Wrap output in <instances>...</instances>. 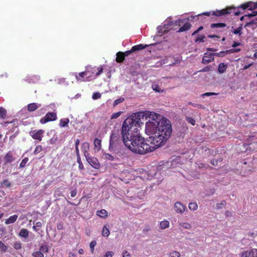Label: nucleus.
Listing matches in <instances>:
<instances>
[{
	"mask_svg": "<svg viewBox=\"0 0 257 257\" xmlns=\"http://www.w3.org/2000/svg\"><path fill=\"white\" fill-rule=\"evenodd\" d=\"M241 50L239 48H232L230 50H226L227 53L228 54L233 53L235 52H238Z\"/></svg>",
	"mask_w": 257,
	"mask_h": 257,
	"instance_id": "obj_47",
	"label": "nucleus"
},
{
	"mask_svg": "<svg viewBox=\"0 0 257 257\" xmlns=\"http://www.w3.org/2000/svg\"><path fill=\"white\" fill-rule=\"evenodd\" d=\"M8 247L2 241H0V249L3 252H6Z\"/></svg>",
	"mask_w": 257,
	"mask_h": 257,
	"instance_id": "obj_41",
	"label": "nucleus"
},
{
	"mask_svg": "<svg viewBox=\"0 0 257 257\" xmlns=\"http://www.w3.org/2000/svg\"><path fill=\"white\" fill-rule=\"evenodd\" d=\"M17 218L18 215L16 214L11 216L9 218L6 220L5 223L6 224L13 223L17 220Z\"/></svg>",
	"mask_w": 257,
	"mask_h": 257,
	"instance_id": "obj_24",
	"label": "nucleus"
},
{
	"mask_svg": "<svg viewBox=\"0 0 257 257\" xmlns=\"http://www.w3.org/2000/svg\"><path fill=\"white\" fill-rule=\"evenodd\" d=\"M250 3L249 2H246V3H245L239 6H238L237 8H235V11H239L240 12V13H241V12L238 10V9L239 8H241L242 9V10H246V9H249V7H250ZM234 8V7H233ZM240 14H239L240 15Z\"/></svg>",
	"mask_w": 257,
	"mask_h": 257,
	"instance_id": "obj_25",
	"label": "nucleus"
},
{
	"mask_svg": "<svg viewBox=\"0 0 257 257\" xmlns=\"http://www.w3.org/2000/svg\"><path fill=\"white\" fill-rule=\"evenodd\" d=\"M170 223L168 220H163L160 222V228L164 229L169 227Z\"/></svg>",
	"mask_w": 257,
	"mask_h": 257,
	"instance_id": "obj_30",
	"label": "nucleus"
},
{
	"mask_svg": "<svg viewBox=\"0 0 257 257\" xmlns=\"http://www.w3.org/2000/svg\"><path fill=\"white\" fill-rule=\"evenodd\" d=\"M233 14L234 16H239L240 12L239 11H235V8L233 6L227 7L225 9H222L221 10H216L211 12H205L202 14L198 15V16L201 15H205L207 16H210V15L214 16L217 17H221L223 16H226L230 14Z\"/></svg>",
	"mask_w": 257,
	"mask_h": 257,
	"instance_id": "obj_6",
	"label": "nucleus"
},
{
	"mask_svg": "<svg viewBox=\"0 0 257 257\" xmlns=\"http://www.w3.org/2000/svg\"><path fill=\"white\" fill-rule=\"evenodd\" d=\"M152 116V119L146 123L145 132L148 135L151 136L159 132L160 127L165 128V126L171 125L170 121L160 114L155 113Z\"/></svg>",
	"mask_w": 257,
	"mask_h": 257,
	"instance_id": "obj_3",
	"label": "nucleus"
},
{
	"mask_svg": "<svg viewBox=\"0 0 257 257\" xmlns=\"http://www.w3.org/2000/svg\"><path fill=\"white\" fill-rule=\"evenodd\" d=\"M42 227V223L41 222H37L36 223L35 225L33 226V229L37 231L36 227L41 228Z\"/></svg>",
	"mask_w": 257,
	"mask_h": 257,
	"instance_id": "obj_54",
	"label": "nucleus"
},
{
	"mask_svg": "<svg viewBox=\"0 0 257 257\" xmlns=\"http://www.w3.org/2000/svg\"><path fill=\"white\" fill-rule=\"evenodd\" d=\"M210 28L211 29H214L215 28H224V29L220 30V31H217V32L218 33H219L220 32H223L225 31H226L228 29L229 27H226V25L225 23H213L211 24L210 25Z\"/></svg>",
	"mask_w": 257,
	"mask_h": 257,
	"instance_id": "obj_12",
	"label": "nucleus"
},
{
	"mask_svg": "<svg viewBox=\"0 0 257 257\" xmlns=\"http://www.w3.org/2000/svg\"><path fill=\"white\" fill-rule=\"evenodd\" d=\"M187 120L193 125L195 124V120L192 117H188Z\"/></svg>",
	"mask_w": 257,
	"mask_h": 257,
	"instance_id": "obj_59",
	"label": "nucleus"
},
{
	"mask_svg": "<svg viewBox=\"0 0 257 257\" xmlns=\"http://www.w3.org/2000/svg\"><path fill=\"white\" fill-rule=\"evenodd\" d=\"M97 215L101 218H105L108 216V213L105 209H101L98 210L96 213Z\"/></svg>",
	"mask_w": 257,
	"mask_h": 257,
	"instance_id": "obj_27",
	"label": "nucleus"
},
{
	"mask_svg": "<svg viewBox=\"0 0 257 257\" xmlns=\"http://www.w3.org/2000/svg\"><path fill=\"white\" fill-rule=\"evenodd\" d=\"M7 117V110L3 107H0V118L5 119Z\"/></svg>",
	"mask_w": 257,
	"mask_h": 257,
	"instance_id": "obj_33",
	"label": "nucleus"
},
{
	"mask_svg": "<svg viewBox=\"0 0 257 257\" xmlns=\"http://www.w3.org/2000/svg\"><path fill=\"white\" fill-rule=\"evenodd\" d=\"M122 257H131L130 253L127 251H124L122 253Z\"/></svg>",
	"mask_w": 257,
	"mask_h": 257,
	"instance_id": "obj_64",
	"label": "nucleus"
},
{
	"mask_svg": "<svg viewBox=\"0 0 257 257\" xmlns=\"http://www.w3.org/2000/svg\"><path fill=\"white\" fill-rule=\"evenodd\" d=\"M5 164L11 163L15 160L14 155L11 151H9L4 157Z\"/></svg>",
	"mask_w": 257,
	"mask_h": 257,
	"instance_id": "obj_15",
	"label": "nucleus"
},
{
	"mask_svg": "<svg viewBox=\"0 0 257 257\" xmlns=\"http://www.w3.org/2000/svg\"><path fill=\"white\" fill-rule=\"evenodd\" d=\"M92 97L93 99L96 100L101 97V94L99 92H95L93 94Z\"/></svg>",
	"mask_w": 257,
	"mask_h": 257,
	"instance_id": "obj_52",
	"label": "nucleus"
},
{
	"mask_svg": "<svg viewBox=\"0 0 257 257\" xmlns=\"http://www.w3.org/2000/svg\"><path fill=\"white\" fill-rule=\"evenodd\" d=\"M214 54L213 53H205L202 60V63L205 64L214 60Z\"/></svg>",
	"mask_w": 257,
	"mask_h": 257,
	"instance_id": "obj_13",
	"label": "nucleus"
},
{
	"mask_svg": "<svg viewBox=\"0 0 257 257\" xmlns=\"http://www.w3.org/2000/svg\"><path fill=\"white\" fill-rule=\"evenodd\" d=\"M169 257H180V253L178 251H174L170 253Z\"/></svg>",
	"mask_w": 257,
	"mask_h": 257,
	"instance_id": "obj_45",
	"label": "nucleus"
},
{
	"mask_svg": "<svg viewBox=\"0 0 257 257\" xmlns=\"http://www.w3.org/2000/svg\"><path fill=\"white\" fill-rule=\"evenodd\" d=\"M57 113L55 112H48L45 116L40 120L42 124L46 123L49 121H55L57 119Z\"/></svg>",
	"mask_w": 257,
	"mask_h": 257,
	"instance_id": "obj_9",
	"label": "nucleus"
},
{
	"mask_svg": "<svg viewBox=\"0 0 257 257\" xmlns=\"http://www.w3.org/2000/svg\"><path fill=\"white\" fill-rule=\"evenodd\" d=\"M75 77L77 81H85L86 80V71H83L79 73L78 74H75Z\"/></svg>",
	"mask_w": 257,
	"mask_h": 257,
	"instance_id": "obj_16",
	"label": "nucleus"
},
{
	"mask_svg": "<svg viewBox=\"0 0 257 257\" xmlns=\"http://www.w3.org/2000/svg\"><path fill=\"white\" fill-rule=\"evenodd\" d=\"M113 255V251H108L106 252L105 254L103 257H112Z\"/></svg>",
	"mask_w": 257,
	"mask_h": 257,
	"instance_id": "obj_57",
	"label": "nucleus"
},
{
	"mask_svg": "<svg viewBox=\"0 0 257 257\" xmlns=\"http://www.w3.org/2000/svg\"><path fill=\"white\" fill-rule=\"evenodd\" d=\"M14 247L15 249L17 250H19L21 249L22 244L20 242L17 241L14 243Z\"/></svg>",
	"mask_w": 257,
	"mask_h": 257,
	"instance_id": "obj_48",
	"label": "nucleus"
},
{
	"mask_svg": "<svg viewBox=\"0 0 257 257\" xmlns=\"http://www.w3.org/2000/svg\"><path fill=\"white\" fill-rule=\"evenodd\" d=\"M124 99L123 98H119L116 100H115L114 101V103H113V105L114 106H116L117 105H118V104H119L120 103H121L123 101H124Z\"/></svg>",
	"mask_w": 257,
	"mask_h": 257,
	"instance_id": "obj_51",
	"label": "nucleus"
},
{
	"mask_svg": "<svg viewBox=\"0 0 257 257\" xmlns=\"http://www.w3.org/2000/svg\"><path fill=\"white\" fill-rule=\"evenodd\" d=\"M135 116L127 117L123 122L121 128V135L124 143L125 141L130 140L131 135H136L138 134L137 126L139 125V120Z\"/></svg>",
	"mask_w": 257,
	"mask_h": 257,
	"instance_id": "obj_4",
	"label": "nucleus"
},
{
	"mask_svg": "<svg viewBox=\"0 0 257 257\" xmlns=\"http://www.w3.org/2000/svg\"><path fill=\"white\" fill-rule=\"evenodd\" d=\"M124 143L125 147L135 153L144 155L151 152V148L147 140L145 141L138 134L131 135L130 140Z\"/></svg>",
	"mask_w": 257,
	"mask_h": 257,
	"instance_id": "obj_1",
	"label": "nucleus"
},
{
	"mask_svg": "<svg viewBox=\"0 0 257 257\" xmlns=\"http://www.w3.org/2000/svg\"><path fill=\"white\" fill-rule=\"evenodd\" d=\"M40 78L39 75H31L27 77V81L30 83H36Z\"/></svg>",
	"mask_w": 257,
	"mask_h": 257,
	"instance_id": "obj_19",
	"label": "nucleus"
},
{
	"mask_svg": "<svg viewBox=\"0 0 257 257\" xmlns=\"http://www.w3.org/2000/svg\"><path fill=\"white\" fill-rule=\"evenodd\" d=\"M110 234L109 230L108 228L106 227V225H105L102 230V235L103 236L107 237Z\"/></svg>",
	"mask_w": 257,
	"mask_h": 257,
	"instance_id": "obj_31",
	"label": "nucleus"
},
{
	"mask_svg": "<svg viewBox=\"0 0 257 257\" xmlns=\"http://www.w3.org/2000/svg\"><path fill=\"white\" fill-rule=\"evenodd\" d=\"M12 185V183L9 181L8 179H5L1 183V186L2 187H10Z\"/></svg>",
	"mask_w": 257,
	"mask_h": 257,
	"instance_id": "obj_32",
	"label": "nucleus"
},
{
	"mask_svg": "<svg viewBox=\"0 0 257 257\" xmlns=\"http://www.w3.org/2000/svg\"><path fill=\"white\" fill-rule=\"evenodd\" d=\"M122 113V111H119L115 113H113L110 116L111 119H115L118 118L121 114Z\"/></svg>",
	"mask_w": 257,
	"mask_h": 257,
	"instance_id": "obj_40",
	"label": "nucleus"
},
{
	"mask_svg": "<svg viewBox=\"0 0 257 257\" xmlns=\"http://www.w3.org/2000/svg\"><path fill=\"white\" fill-rule=\"evenodd\" d=\"M189 208L191 210H196L198 208V205L196 202L190 203L189 204Z\"/></svg>",
	"mask_w": 257,
	"mask_h": 257,
	"instance_id": "obj_35",
	"label": "nucleus"
},
{
	"mask_svg": "<svg viewBox=\"0 0 257 257\" xmlns=\"http://www.w3.org/2000/svg\"><path fill=\"white\" fill-rule=\"evenodd\" d=\"M211 70V66H206L202 70H200V72H208Z\"/></svg>",
	"mask_w": 257,
	"mask_h": 257,
	"instance_id": "obj_60",
	"label": "nucleus"
},
{
	"mask_svg": "<svg viewBox=\"0 0 257 257\" xmlns=\"http://www.w3.org/2000/svg\"><path fill=\"white\" fill-rule=\"evenodd\" d=\"M222 161L221 158H219L218 160H212L211 161V164L213 165L216 166L218 165V162H220Z\"/></svg>",
	"mask_w": 257,
	"mask_h": 257,
	"instance_id": "obj_49",
	"label": "nucleus"
},
{
	"mask_svg": "<svg viewBox=\"0 0 257 257\" xmlns=\"http://www.w3.org/2000/svg\"><path fill=\"white\" fill-rule=\"evenodd\" d=\"M226 52V50L222 51L219 52V53H213V54H214V56H216L217 57H223L225 55V54H228V53H227Z\"/></svg>",
	"mask_w": 257,
	"mask_h": 257,
	"instance_id": "obj_44",
	"label": "nucleus"
},
{
	"mask_svg": "<svg viewBox=\"0 0 257 257\" xmlns=\"http://www.w3.org/2000/svg\"><path fill=\"white\" fill-rule=\"evenodd\" d=\"M125 57L122 52H118L116 53V61L117 63H120L123 62Z\"/></svg>",
	"mask_w": 257,
	"mask_h": 257,
	"instance_id": "obj_21",
	"label": "nucleus"
},
{
	"mask_svg": "<svg viewBox=\"0 0 257 257\" xmlns=\"http://www.w3.org/2000/svg\"><path fill=\"white\" fill-rule=\"evenodd\" d=\"M250 256L252 257H257V249L253 248L250 251Z\"/></svg>",
	"mask_w": 257,
	"mask_h": 257,
	"instance_id": "obj_50",
	"label": "nucleus"
},
{
	"mask_svg": "<svg viewBox=\"0 0 257 257\" xmlns=\"http://www.w3.org/2000/svg\"><path fill=\"white\" fill-rule=\"evenodd\" d=\"M85 158L88 163L94 169H98L100 168V164L96 158L88 156Z\"/></svg>",
	"mask_w": 257,
	"mask_h": 257,
	"instance_id": "obj_11",
	"label": "nucleus"
},
{
	"mask_svg": "<svg viewBox=\"0 0 257 257\" xmlns=\"http://www.w3.org/2000/svg\"><path fill=\"white\" fill-rule=\"evenodd\" d=\"M94 149L97 151H99L101 149V141L98 139L95 138L94 140Z\"/></svg>",
	"mask_w": 257,
	"mask_h": 257,
	"instance_id": "obj_23",
	"label": "nucleus"
},
{
	"mask_svg": "<svg viewBox=\"0 0 257 257\" xmlns=\"http://www.w3.org/2000/svg\"><path fill=\"white\" fill-rule=\"evenodd\" d=\"M103 68L102 66L98 67L86 66L85 71L86 72V80L90 81L92 79L96 78L99 76L103 72Z\"/></svg>",
	"mask_w": 257,
	"mask_h": 257,
	"instance_id": "obj_7",
	"label": "nucleus"
},
{
	"mask_svg": "<svg viewBox=\"0 0 257 257\" xmlns=\"http://www.w3.org/2000/svg\"><path fill=\"white\" fill-rule=\"evenodd\" d=\"M242 29V25L241 24L238 28H237V29L233 30L232 33L234 34H235V35L238 34L239 36H240L242 34V32H241Z\"/></svg>",
	"mask_w": 257,
	"mask_h": 257,
	"instance_id": "obj_34",
	"label": "nucleus"
},
{
	"mask_svg": "<svg viewBox=\"0 0 257 257\" xmlns=\"http://www.w3.org/2000/svg\"><path fill=\"white\" fill-rule=\"evenodd\" d=\"M19 235L22 237L27 238L29 236V231L27 229L23 228L20 231Z\"/></svg>",
	"mask_w": 257,
	"mask_h": 257,
	"instance_id": "obj_28",
	"label": "nucleus"
},
{
	"mask_svg": "<svg viewBox=\"0 0 257 257\" xmlns=\"http://www.w3.org/2000/svg\"><path fill=\"white\" fill-rule=\"evenodd\" d=\"M69 122V119L68 118L61 119L60 120L59 125L61 127H66L68 126Z\"/></svg>",
	"mask_w": 257,
	"mask_h": 257,
	"instance_id": "obj_29",
	"label": "nucleus"
},
{
	"mask_svg": "<svg viewBox=\"0 0 257 257\" xmlns=\"http://www.w3.org/2000/svg\"><path fill=\"white\" fill-rule=\"evenodd\" d=\"M77 163L79 165L78 167H79V169L81 170H82L84 169V166H83V165L81 161V159H80V157H77Z\"/></svg>",
	"mask_w": 257,
	"mask_h": 257,
	"instance_id": "obj_46",
	"label": "nucleus"
},
{
	"mask_svg": "<svg viewBox=\"0 0 257 257\" xmlns=\"http://www.w3.org/2000/svg\"><path fill=\"white\" fill-rule=\"evenodd\" d=\"M89 149V144L88 142H84L82 143L81 146V150L84 153L85 157H87L89 156L88 151Z\"/></svg>",
	"mask_w": 257,
	"mask_h": 257,
	"instance_id": "obj_17",
	"label": "nucleus"
},
{
	"mask_svg": "<svg viewBox=\"0 0 257 257\" xmlns=\"http://www.w3.org/2000/svg\"><path fill=\"white\" fill-rule=\"evenodd\" d=\"M148 45H143V44H141L135 45L132 47V51H133V52H135L137 51L143 50V49H145L146 48H147L148 47Z\"/></svg>",
	"mask_w": 257,
	"mask_h": 257,
	"instance_id": "obj_22",
	"label": "nucleus"
},
{
	"mask_svg": "<svg viewBox=\"0 0 257 257\" xmlns=\"http://www.w3.org/2000/svg\"><path fill=\"white\" fill-rule=\"evenodd\" d=\"M250 3V7H249L248 10L252 11L256 9H257V3H254L252 2H249ZM257 15V12H253L252 14H249L248 15V17H254Z\"/></svg>",
	"mask_w": 257,
	"mask_h": 257,
	"instance_id": "obj_20",
	"label": "nucleus"
},
{
	"mask_svg": "<svg viewBox=\"0 0 257 257\" xmlns=\"http://www.w3.org/2000/svg\"><path fill=\"white\" fill-rule=\"evenodd\" d=\"M124 143L118 130H112L109 137V150L119 156L123 155Z\"/></svg>",
	"mask_w": 257,
	"mask_h": 257,
	"instance_id": "obj_5",
	"label": "nucleus"
},
{
	"mask_svg": "<svg viewBox=\"0 0 257 257\" xmlns=\"http://www.w3.org/2000/svg\"><path fill=\"white\" fill-rule=\"evenodd\" d=\"M32 256L33 257H44V254L39 250L34 252L32 253Z\"/></svg>",
	"mask_w": 257,
	"mask_h": 257,
	"instance_id": "obj_39",
	"label": "nucleus"
},
{
	"mask_svg": "<svg viewBox=\"0 0 257 257\" xmlns=\"http://www.w3.org/2000/svg\"><path fill=\"white\" fill-rule=\"evenodd\" d=\"M226 204V202L225 200H222L220 203H217L216 204V207L217 209H221L222 208V206H224Z\"/></svg>",
	"mask_w": 257,
	"mask_h": 257,
	"instance_id": "obj_53",
	"label": "nucleus"
},
{
	"mask_svg": "<svg viewBox=\"0 0 257 257\" xmlns=\"http://www.w3.org/2000/svg\"><path fill=\"white\" fill-rule=\"evenodd\" d=\"M174 24L175 26L180 27V29L177 31V32L179 33L186 31L189 30L191 27V24L188 22L186 19L177 20L175 22Z\"/></svg>",
	"mask_w": 257,
	"mask_h": 257,
	"instance_id": "obj_8",
	"label": "nucleus"
},
{
	"mask_svg": "<svg viewBox=\"0 0 257 257\" xmlns=\"http://www.w3.org/2000/svg\"><path fill=\"white\" fill-rule=\"evenodd\" d=\"M96 241L95 240H92L90 243L89 245H90V247L91 249V252L92 253H93L94 252V247L96 246Z\"/></svg>",
	"mask_w": 257,
	"mask_h": 257,
	"instance_id": "obj_43",
	"label": "nucleus"
},
{
	"mask_svg": "<svg viewBox=\"0 0 257 257\" xmlns=\"http://www.w3.org/2000/svg\"><path fill=\"white\" fill-rule=\"evenodd\" d=\"M28 161H29V158L28 157H26L24 159H23L20 164L19 168H22L25 167V166H26V164L28 163Z\"/></svg>",
	"mask_w": 257,
	"mask_h": 257,
	"instance_id": "obj_37",
	"label": "nucleus"
},
{
	"mask_svg": "<svg viewBox=\"0 0 257 257\" xmlns=\"http://www.w3.org/2000/svg\"><path fill=\"white\" fill-rule=\"evenodd\" d=\"M152 88L154 90H155L156 92H161V90L160 88V87L158 85H153L152 86Z\"/></svg>",
	"mask_w": 257,
	"mask_h": 257,
	"instance_id": "obj_61",
	"label": "nucleus"
},
{
	"mask_svg": "<svg viewBox=\"0 0 257 257\" xmlns=\"http://www.w3.org/2000/svg\"><path fill=\"white\" fill-rule=\"evenodd\" d=\"M249 256H250L249 251H245L243 252L241 255V257H249Z\"/></svg>",
	"mask_w": 257,
	"mask_h": 257,
	"instance_id": "obj_55",
	"label": "nucleus"
},
{
	"mask_svg": "<svg viewBox=\"0 0 257 257\" xmlns=\"http://www.w3.org/2000/svg\"><path fill=\"white\" fill-rule=\"evenodd\" d=\"M41 104L37 103H31L27 105V110L29 112H32L40 108Z\"/></svg>",
	"mask_w": 257,
	"mask_h": 257,
	"instance_id": "obj_18",
	"label": "nucleus"
},
{
	"mask_svg": "<svg viewBox=\"0 0 257 257\" xmlns=\"http://www.w3.org/2000/svg\"><path fill=\"white\" fill-rule=\"evenodd\" d=\"M174 209L176 212L182 214L184 212L186 207L181 202H176L174 204Z\"/></svg>",
	"mask_w": 257,
	"mask_h": 257,
	"instance_id": "obj_14",
	"label": "nucleus"
},
{
	"mask_svg": "<svg viewBox=\"0 0 257 257\" xmlns=\"http://www.w3.org/2000/svg\"><path fill=\"white\" fill-rule=\"evenodd\" d=\"M132 53H133V51H132V49L130 50H127V51H125L124 52H123L124 57L128 56L129 55H130Z\"/></svg>",
	"mask_w": 257,
	"mask_h": 257,
	"instance_id": "obj_63",
	"label": "nucleus"
},
{
	"mask_svg": "<svg viewBox=\"0 0 257 257\" xmlns=\"http://www.w3.org/2000/svg\"><path fill=\"white\" fill-rule=\"evenodd\" d=\"M39 250L43 253V252L44 253H47L49 251V249H48V247L47 245H41L40 247V249Z\"/></svg>",
	"mask_w": 257,
	"mask_h": 257,
	"instance_id": "obj_38",
	"label": "nucleus"
},
{
	"mask_svg": "<svg viewBox=\"0 0 257 257\" xmlns=\"http://www.w3.org/2000/svg\"><path fill=\"white\" fill-rule=\"evenodd\" d=\"M227 68V65L226 64L223 63H220L218 66V71L219 73L222 74L226 71Z\"/></svg>",
	"mask_w": 257,
	"mask_h": 257,
	"instance_id": "obj_26",
	"label": "nucleus"
},
{
	"mask_svg": "<svg viewBox=\"0 0 257 257\" xmlns=\"http://www.w3.org/2000/svg\"><path fill=\"white\" fill-rule=\"evenodd\" d=\"M205 37L204 35L198 37L196 38L195 42H198V41H199V42H204L203 40H204V39H205Z\"/></svg>",
	"mask_w": 257,
	"mask_h": 257,
	"instance_id": "obj_58",
	"label": "nucleus"
},
{
	"mask_svg": "<svg viewBox=\"0 0 257 257\" xmlns=\"http://www.w3.org/2000/svg\"><path fill=\"white\" fill-rule=\"evenodd\" d=\"M165 128L160 127L159 132L150 136L147 140L148 143L150 145L151 152L156 149L163 146L172 134V125L166 126Z\"/></svg>",
	"mask_w": 257,
	"mask_h": 257,
	"instance_id": "obj_2",
	"label": "nucleus"
},
{
	"mask_svg": "<svg viewBox=\"0 0 257 257\" xmlns=\"http://www.w3.org/2000/svg\"><path fill=\"white\" fill-rule=\"evenodd\" d=\"M218 94L217 93L214 92H206L202 94V96H209L211 95H215Z\"/></svg>",
	"mask_w": 257,
	"mask_h": 257,
	"instance_id": "obj_62",
	"label": "nucleus"
},
{
	"mask_svg": "<svg viewBox=\"0 0 257 257\" xmlns=\"http://www.w3.org/2000/svg\"><path fill=\"white\" fill-rule=\"evenodd\" d=\"M179 225L184 228L188 229L191 228V224L188 222H180V223H179Z\"/></svg>",
	"mask_w": 257,
	"mask_h": 257,
	"instance_id": "obj_36",
	"label": "nucleus"
},
{
	"mask_svg": "<svg viewBox=\"0 0 257 257\" xmlns=\"http://www.w3.org/2000/svg\"><path fill=\"white\" fill-rule=\"evenodd\" d=\"M44 132V131L43 130H32L30 132V135L33 139L37 140L38 141V142H41L43 137Z\"/></svg>",
	"mask_w": 257,
	"mask_h": 257,
	"instance_id": "obj_10",
	"label": "nucleus"
},
{
	"mask_svg": "<svg viewBox=\"0 0 257 257\" xmlns=\"http://www.w3.org/2000/svg\"><path fill=\"white\" fill-rule=\"evenodd\" d=\"M43 150V148L41 145H38L34 151V154L35 155H37L38 153H40Z\"/></svg>",
	"mask_w": 257,
	"mask_h": 257,
	"instance_id": "obj_42",
	"label": "nucleus"
},
{
	"mask_svg": "<svg viewBox=\"0 0 257 257\" xmlns=\"http://www.w3.org/2000/svg\"><path fill=\"white\" fill-rule=\"evenodd\" d=\"M104 155L105 156V158L108 160L112 161L114 159V157L109 154L106 153Z\"/></svg>",
	"mask_w": 257,
	"mask_h": 257,
	"instance_id": "obj_56",
	"label": "nucleus"
}]
</instances>
